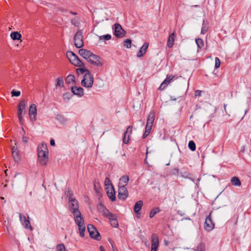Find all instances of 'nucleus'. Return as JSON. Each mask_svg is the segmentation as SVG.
Returning a JSON list of instances; mask_svg holds the SVG:
<instances>
[{"label": "nucleus", "mask_w": 251, "mask_h": 251, "mask_svg": "<svg viewBox=\"0 0 251 251\" xmlns=\"http://www.w3.org/2000/svg\"><path fill=\"white\" fill-rule=\"evenodd\" d=\"M78 208L79 205L77 201L75 199H70L69 201V210L74 214L75 223L78 226L80 236L83 237L84 236L85 226L83 218Z\"/></svg>", "instance_id": "nucleus-1"}, {"label": "nucleus", "mask_w": 251, "mask_h": 251, "mask_svg": "<svg viewBox=\"0 0 251 251\" xmlns=\"http://www.w3.org/2000/svg\"><path fill=\"white\" fill-rule=\"evenodd\" d=\"M38 157L40 164L46 165L48 161V149L46 144L42 143L38 147Z\"/></svg>", "instance_id": "nucleus-2"}, {"label": "nucleus", "mask_w": 251, "mask_h": 251, "mask_svg": "<svg viewBox=\"0 0 251 251\" xmlns=\"http://www.w3.org/2000/svg\"><path fill=\"white\" fill-rule=\"evenodd\" d=\"M66 55L70 62L74 65L79 67L83 66V63L73 51H67Z\"/></svg>", "instance_id": "nucleus-3"}, {"label": "nucleus", "mask_w": 251, "mask_h": 251, "mask_svg": "<svg viewBox=\"0 0 251 251\" xmlns=\"http://www.w3.org/2000/svg\"><path fill=\"white\" fill-rule=\"evenodd\" d=\"M94 82V78L93 75L90 72L86 73L81 81V85L87 88H91Z\"/></svg>", "instance_id": "nucleus-4"}, {"label": "nucleus", "mask_w": 251, "mask_h": 251, "mask_svg": "<svg viewBox=\"0 0 251 251\" xmlns=\"http://www.w3.org/2000/svg\"><path fill=\"white\" fill-rule=\"evenodd\" d=\"M82 31L78 30L74 37V43L77 48H80L83 46Z\"/></svg>", "instance_id": "nucleus-5"}, {"label": "nucleus", "mask_w": 251, "mask_h": 251, "mask_svg": "<svg viewBox=\"0 0 251 251\" xmlns=\"http://www.w3.org/2000/svg\"><path fill=\"white\" fill-rule=\"evenodd\" d=\"M87 229L91 238L98 241L100 240V235L97 228L93 225L91 224L88 225L87 226Z\"/></svg>", "instance_id": "nucleus-6"}, {"label": "nucleus", "mask_w": 251, "mask_h": 251, "mask_svg": "<svg viewBox=\"0 0 251 251\" xmlns=\"http://www.w3.org/2000/svg\"><path fill=\"white\" fill-rule=\"evenodd\" d=\"M87 61L91 64L98 67L102 66L103 64L102 59L93 53Z\"/></svg>", "instance_id": "nucleus-7"}, {"label": "nucleus", "mask_w": 251, "mask_h": 251, "mask_svg": "<svg viewBox=\"0 0 251 251\" xmlns=\"http://www.w3.org/2000/svg\"><path fill=\"white\" fill-rule=\"evenodd\" d=\"M212 212L211 211L206 217L204 223V228L208 231H211L214 227V224L212 221Z\"/></svg>", "instance_id": "nucleus-8"}, {"label": "nucleus", "mask_w": 251, "mask_h": 251, "mask_svg": "<svg viewBox=\"0 0 251 251\" xmlns=\"http://www.w3.org/2000/svg\"><path fill=\"white\" fill-rule=\"evenodd\" d=\"M128 196V192L126 187L124 186H119L118 198L122 200H125Z\"/></svg>", "instance_id": "nucleus-9"}, {"label": "nucleus", "mask_w": 251, "mask_h": 251, "mask_svg": "<svg viewBox=\"0 0 251 251\" xmlns=\"http://www.w3.org/2000/svg\"><path fill=\"white\" fill-rule=\"evenodd\" d=\"M114 27V34L118 38H122L126 35V32L119 24H115Z\"/></svg>", "instance_id": "nucleus-10"}, {"label": "nucleus", "mask_w": 251, "mask_h": 251, "mask_svg": "<svg viewBox=\"0 0 251 251\" xmlns=\"http://www.w3.org/2000/svg\"><path fill=\"white\" fill-rule=\"evenodd\" d=\"M28 114L30 121L31 122L35 121L36 120L37 108L35 104H32L30 105Z\"/></svg>", "instance_id": "nucleus-11"}, {"label": "nucleus", "mask_w": 251, "mask_h": 251, "mask_svg": "<svg viewBox=\"0 0 251 251\" xmlns=\"http://www.w3.org/2000/svg\"><path fill=\"white\" fill-rule=\"evenodd\" d=\"M19 217L20 221L24 227L26 229H30V230H32L33 228L30 225V222L28 219H26V217L20 213Z\"/></svg>", "instance_id": "nucleus-12"}, {"label": "nucleus", "mask_w": 251, "mask_h": 251, "mask_svg": "<svg viewBox=\"0 0 251 251\" xmlns=\"http://www.w3.org/2000/svg\"><path fill=\"white\" fill-rule=\"evenodd\" d=\"M132 133V126H128L124 133L123 138V143L126 144L128 143L130 134Z\"/></svg>", "instance_id": "nucleus-13"}, {"label": "nucleus", "mask_w": 251, "mask_h": 251, "mask_svg": "<svg viewBox=\"0 0 251 251\" xmlns=\"http://www.w3.org/2000/svg\"><path fill=\"white\" fill-rule=\"evenodd\" d=\"M26 106V103L25 100H22L19 103L18 105V112L17 114H23L25 113V108Z\"/></svg>", "instance_id": "nucleus-14"}, {"label": "nucleus", "mask_w": 251, "mask_h": 251, "mask_svg": "<svg viewBox=\"0 0 251 251\" xmlns=\"http://www.w3.org/2000/svg\"><path fill=\"white\" fill-rule=\"evenodd\" d=\"M12 153L14 161L16 162H18L20 160V155L19 154V151L16 146L12 147Z\"/></svg>", "instance_id": "nucleus-15"}, {"label": "nucleus", "mask_w": 251, "mask_h": 251, "mask_svg": "<svg viewBox=\"0 0 251 251\" xmlns=\"http://www.w3.org/2000/svg\"><path fill=\"white\" fill-rule=\"evenodd\" d=\"M149 44L147 42H145L143 45L140 49L138 52L137 54L138 57H142L146 52L147 50L149 47Z\"/></svg>", "instance_id": "nucleus-16"}, {"label": "nucleus", "mask_w": 251, "mask_h": 251, "mask_svg": "<svg viewBox=\"0 0 251 251\" xmlns=\"http://www.w3.org/2000/svg\"><path fill=\"white\" fill-rule=\"evenodd\" d=\"M151 249H157L158 247V236L156 234H152L151 235Z\"/></svg>", "instance_id": "nucleus-17"}, {"label": "nucleus", "mask_w": 251, "mask_h": 251, "mask_svg": "<svg viewBox=\"0 0 251 251\" xmlns=\"http://www.w3.org/2000/svg\"><path fill=\"white\" fill-rule=\"evenodd\" d=\"M72 93L79 97H81L83 95V89L80 87L73 86L71 88Z\"/></svg>", "instance_id": "nucleus-18"}, {"label": "nucleus", "mask_w": 251, "mask_h": 251, "mask_svg": "<svg viewBox=\"0 0 251 251\" xmlns=\"http://www.w3.org/2000/svg\"><path fill=\"white\" fill-rule=\"evenodd\" d=\"M92 53V52L85 49H82L79 50V54L87 60H88Z\"/></svg>", "instance_id": "nucleus-19"}, {"label": "nucleus", "mask_w": 251, "mask_h": 251, "mask_svg": "<svg viewBox=\"0 0 251 251\" xmlns=\"http://www.w3.org/2000/svg\"><path fill=\"white\" fill-rule=\"evenodd\" d=\"M174 78V76L173 75H167L166 78L161 84L159 87V89L160 90L164 89L167 86V85H168L170 83V82Z\"/></svg>", "instance_id": "nucleus-20"}, {"label": "nucleus", "mask_w": 251, "mask_h": 251, "mask_svg": "<svg viewBox=\"0 0 251 251\" xmlns=\"http://www.w3.org/2000/svg\"><path fill=\"white\" fill-rule=\"evenodd\" d=\"M176 37V34L175 32L170 34L169 36V38L167 41V46L169 48H171L173 47L174 45V41L175 38Z\"/></svg>", "instance_id": "nucleus-21"}, {"label": "nucleus", "mask_w": 251, "mask_h": 251, "mask_svg": "<svg viewBox=\"0 0 251 251\" xmlns=\"http://www.w3.org/2000/svg\"><path fill=\"white\" fill-rule=\"evenodd\" d=\"M155 113L153 111H151L148 115L147 125L152 126L154 121Z\"/></svg>", "instance_id": "nucleus-22"}, {"label": "nucleus", "mask_w": 251, "mask_h": 251, "mask_svg": "<svg viewBox=\"0 0 251 251\" xmlns=\"http://www.w3.org/2000/svg\"><path fill=\"white\" fill-rule=\"evenodd\" d=\"M143 201H137L134 206V211L136 214H140V211L141 210L143 206Z\"/></svg>", "instance_id": "nucleus-23"}, {"label": "nucleus", "mask_w": 251, "mask_h": 251, "mask_svg": "<svg viewBox=\"0 0 251 251\" xmlns=\"http://www.w3.org/2000/svg\"><path fill=\"white\" fill-rule=\"evenodd\" d=\"M129 180V177L127 176H122L119 181V186H124L126 187L128 182Z\"/></svg>", "instance_id": "nucleus-24"}, {"label": "nucleus", "mask_w": 251, "mask_h": 251, "mask_svg": "<svg viewBox=\"0 0 251 251\" xmlns=\"http://www.w3.org/2000/svg\"><path fill=\"white\" fill-rule=\"evenodd\" d=\"M102 214L104 216L108 218L110 220L113 219L115 217H116L114 214L111 213L105 207H103V210H102Z\"/></svg>", "instance_id": "nucleus-25"}, {"label": "nucleus", "mask_w": 251, "mask_h": 251, "mask_svg": "<svg viewBox=\"0 0 251 251\" xmlns=\"http://www.w3.org/2000/svg\"><path fill=\"white\" fill-rule=\"evenodd\" d=\"M107 194L112 201H114L116 200L115 192L113 187L107 191Z\"/></svg>", "instance_id": "nucleus-26"}, {"label": "nucleus", "mask_w": 251, "mask_h": 251, "mask_svg": "<svg viewBox=\"0 0 251 251\" xmlns=\"http://www.w3.org/2000/svg\"><path fill=\"white\" fill-rule=\"evenodd\" d=\"M55 119L62 124H65L67 122V119L61 114H57Z\"/></svg>", "instance_id": "nucleus-27"}, {"label": "nucleus", "mask_w": 251, "mask_h": 251, "mask_svg": "<svg viewBox=\"0 0 251 251\" xmlns=\"http://www.w3.org/2000/svg\"><path fill=\"white\" fill-rule=\"evenodd\" d=\"M66 83L68 84H75L76 83L75 77L73 75H69L66 78Z\"/></svg>", "instance_id": "nucleus-28"}, {"label": "nucleus", "mask_w": 251, "mask_h": 251, "mask_svg": "<svg viewBox=\"0 0 251 251\" xmlns=\"http://www.w3.org/2000/svg\"><path fill=\"white\" fill-rule=\"evenodd\" d=\"M10 37L13 40H20L22 38V35L17 31L12 32L10 34Z\"/></svg>", "instance_id": "nucleus-29"}, {"label": "nucleus", "mask_w": 251, "mask_h": 251, "mask_svg": "<svg viewBox=\"0 0 251 251\" xmlns=\"http://www.w3.org/2000/svg\"><path fill=\"white\" fill-rule=\"evenodd\" d=\"M231 183L234 186H240L241 183L239 179L237 176H234L231 179Z\"/></svg>", "instance_id": "nucleus-30"}, {"label": "nucleus", "mask_w": 251, "mask_h": 251, "mask_svg": "<svg viewBox=\"0 0 251 251\" xmlns=\"http://www.w3.org/2000/svg\"><path fill=\"white\" fill-rule=\"evenodd\" d=\"M152 126H149V125H146V127H145V131L143 135V139L146 138L149 135V134L151 132Z\"/></svg>", "instance_id": "nucleus-31"}, {"label": "nucleus", "mask_w": 251, "mask_h": 251, "mask_svg": "<svg viewBox=\"0 0 251 251\" xmlns=\"http://www.w3.org/2000/svg\"><path fill=\"white\" fill-rule=\"evenodd\" d=\"M76 73L78 75L80 74H83L85 73H88L89 72V70H87L85 67L84 65L83 64V66H81L79 68H77L76 70Z\"/></svg>", "instance_id": "nucleus-32"}, {"label": "nucleus", "mask_w": 251, "mask_h": 251, "mask_svg": "<svg viewBox=\"0 0 251 251\" xmlns=\"http://www.w3.org/2000/svg\"><path fill=\"white\" fill-rule=\"evenodd\" d=\"M64 85V81L62 77H59L56 80L55 87L58 88L59 87H63Z\"/></svg>", "instance_id": "nucleus-33"}, {"label": "nucleus", "mask_w": 251, "mask_h": 251, "mask_svg": "<svg viewBox=\"0 0 251 251\" xmlns=\"http://www.w3.org/2000/svg\"><path fill=\"white\" fill-rule=\"evenodd\" d=\"M160 210L158 207H155L151 210L150 213V217L151 218H153L155 214L159 213L160 212Z\"/></svg>", "instance_id": "nucleus-34"}, {"label": "nucleus", "mask_w": 251, "mask_h": 251, "mask_svg": "<svg viewBox=\"0 0 251 251\" xmlns=\"http://www.w3.org/2000/svg\"><path fill=\"white\" fill-rule=\"evenodd\" d=\"M196 43L199 49H201L204 46V42L202 39L198 38L196 40Z\"/></svg>", "instance_id": "nucleus-35"}, {"label": "nucleus", "mask_w": 251, "mask_h": 251, "mask_svg": "<svg viewBox=\"0 0 251 251\" xmlns=\"http://www.w3.org/2000/svg\"><path fill=\"white\" fill-rule=\"evenodd\" d=\"M194 251H205V244L203 242L200 243Z\"/></svg>", "instance_id": "nucleus-36"}, {"label": "nucleus", "mask_w": 251, "mask_h": 251, "mask_svg": "<svg viewBox=\"0 0 251 251\" xmlns=\"http://www.w3.org/2000/svg\"><path fill=\"white\" fill-rule=\"evenodd\" d=\"M188 147L192 151L196 150V145L193 141H190L188 143Z\"/></svg>", "instance_id": "nucleus-37"}, {"label": "nucleus", "mask_w": 251, "mask_h": 251, "mask_svg": "<svg viewBox=\"0 0 251 251\" xmlns=\"http://www.w3.org/2000/svg\"><path fill=\"white\" fill-rule=\"evenodd\" d=\"M124 46L126 48H130L131 46V40L130 39H126L124 42Z\"/></svg>", "instance_id": "nucleus-38"}, {"label": "nucleus", "mask_w": 251, "mask_h": 251, "mask_svg": "<svg viewBox=\"0 0 251 251\" xmlns=\"http://www.w3.org/2000/svg\"><path fill=\"white\" fill-rule=\"evenodd\" d=\"M111 36L110 34H106L105 35L100 36L99 37L100 40H109L111 39Z\"/></svg>", "instance_id": "nucleus-39"}, {"label": "nucleus", "mask_w": 251, "mask_h": 251, "mask_svg": "<svg viewBox=\"0 0 251 251\" xmlns=\"http://www.w3.org/2000/svg\"><path fill=\"white\" fill-rule=\"evenodd\" d=\"M56 249L57 251H67L63 244H58L56 247Z\"/></svg>", "instance_id": "nucleus-40"}, {"label": "nucleus", "mask_w": 251, "mask_h": 251, "mask_svg": "<svg viewBox=\"0 0 251 251\" xmlns=\"http://www.w3.org/2000/svg\"><path fill=\"white\" fill-rule=\"evenodd\" d=\"M111 221V225L113 227H116L118 226V223L116 220V217H115L113 219L110 220Z\"/></svg>", "instance_id": "nucleus-41"}, {"label": "nucleus", "mask_w": 251, "mask_h": 251, "mask_svg": "<svg viewBox=\"0 0 251 251\" xmlns=\"http://www.w3.org/2000/svg\"><path fill=\"white\" fill-rule=\"evenodd\" d=\"M71 24H72L73 25H74V26H75L77 27V26H78V25H79V22H78V19H76V18H74V19H72L71 20Z\"/></svg>", "instance_id": "nucleus-42"}, {"label": "nucleus", "mask_w": 251, "mask_h": 251, "mask_svg": "<svg viewBox=\"0 0 251 251\" xmlns=\"http://www.w3.org/2000/svg\"><path fill=\"white\" fill-rule=\"evenodd\" d=\"M65 194L67 195V197L68 198V200L70 201V199H74L75 198H73L72 196L73 195V193L70 190L67 191H65Z\"/></svg>", "instance_id": "nucleus-43"}, {"label": "nucleus", "mask_w": 251, "mask_h": 251, "mask_svg": "<svg viewBox=\"0 0 251 251\" xmlns=\"http://www.w3.org/2000/svg\"><path fill=\"white\" fill-rule=\"evenodd\" d=\"M221 64L220 60L218 57L215 58V68L218 69L220 67Z\"/></svg>", "instance_id": "nucleus-44"}, {"label": "nucleus", "mask_w": 251, "mask_h": 251, "mask_svg": "<svg viewBox=\"0 0 251 251\" xmlns=\"http://www.w3.org/2000/svg\"><path fill=\"white\" fill-rule=\"evenodd\" d=\"M20 94H21L20 91L13 90L11 92V95L12 96L19 97L20 95Z\"/></svg>", "instance_id": "nucleus-45"}, {"label": "nucleus", "mask_w": 251, "mask_h": 251, "mask_svg": "<svg viewBox=\"0 0 251 251\" xmlns=\"http://www.w3.org/2000/svg\"><path fill=\"white\" fill-rule=\"evenodd\" d=\"M208 30V27L206 25H203L201 27V34H205Z\"/></svg>", "instance_id": "nucleus-46"}, {"label": "nucleus", "mask_w": 251, "mask_h": 251, "mask_svg": "<svg viewBox=\"0 0 251 251\" xmlns=\"http://www.w3.org/2000/svg\"><path fill=\"white\" fill-rule=\"evenodd\" d=\"M104 184L106 186H109L110 185H111V181L108 177L105 178V180H104Z\"/></svg>", "instance_id": "nucleus-47"}, {"label": "nucleus", "mask_w": 251, "mask_h": 251, "mask_svg": "<svg viewBox=\"0 0 251 251\" xmlns=\"http://www.w3.org/2000/svg\"><path fill=\"white\" fill-rule=\"evenodd\" d=\"M70 97H71V94L70 93H66L63 95V98L64 100L67 99L68 100L70 99Z\"/></svg>", "instance_id": "nucleus-48"}, {"label": "nucleus", "mask_w": 251, "mask_h": 251, "mask_svg": "<svg viewBox=\"0 0 251 251\" xmlns=\"http://www.w3.org/2000/svg\"><path fill=\"white\" fill-rule=\"evenodd\" d=\"M181 176L183 177H188L189 176V174L188 172H184L183 173L182 172L180 173Z\"/></svg>", "instance_id": "nucleus-49"}, {"label": "nucleus", "mask_w": 251, "mask_h": 251, "mask_svg": "<svg viewBox=\"0 0 251 251\" xmlns=\"http://www.w3.org/2000/svg\"><path fill=\"white\" fill-rule=\"evenodd\" d=\"M17 115H18V117L19 121H20V123L22 124L23 122V114H17Z\"/></svg>", "instance_id": "nucleus-50"}, {"label": "nucleus", "mask_w": 251, "mask_h": 251, "mask_svg": "<svg viewBox=\"0 0 251 251\" xmlns=\"http://www.w3.org/2000/svg\"><path fill=\"white\" fill-rule=\"evenodd\" d=\"M201 91L200 90H196L195 92V97L200 96L201 95Z\"/></svg>", "instance_id": "nucleus-51"}, {"label": "nucleus", "mask_w": 251, "mask_h": 251, "mask_svg": "<svg viewBox=\"0 0 251 251\" xmlns=\"http://www.w3.org/2000/svg\"><path fill=\"white\" fill-rule=\"evenodd\" d=\"M179 173V169L177 168H175L173 170V174L174 175H178Z\"/></svg>", "instance_id": "nucleus-52"}, {"label": "nucleus", "mask_w": 251, "mask_h": 251, "mask_svg": "<svg viewBox=\"0 0 251 251\" xmlns=\"http://www.w3.org/2000/svg\"><path fill=\"white\" fill-rule=\"evenodd\" d=\"M28 140V137L24 136L22 138V141L23 142L26 143Z\"/></svg>", "instance_id": "nucleus-53"}, {"label": "nucleus", "mask_w": 251, "mask_h": 251, "mask_svg": "<svg viewBox=\"0 0 251 251\" xmlns=\"http://www.w3.org/2000/svg\"><path fill=\"white\" fill-rule=\"evenodd\" d=\"M50 144L51 146H54L55 145V141H54V140H53V139H51L50 140Z\"/></svg>", "instance_id": "nucleus-54"}, {"label": "nucleus", "mask_w": 251, "mask_h": 251, "mask_svg": "<svg viewBox=\"0 0 251 251\" xmlns=\"http://www.w3.org/2000/svg\"><path fill=\"white\" fill-rule=\"evenodd\" d=\"M100 251H105V250H104V247L103 246H100Z\"/></svg>", "instance_id": "nucleus-55"}, {"label": "nucleus", "mask_w": 251, "mask_h": 251, "mask_svg": "<svg viewBox=\"0 0 251 251\" xmlns=\"http://www.w3.org/2000/svg\"><path fill=\"white\" fill-rule=\"evenodd\" d=\"M70 13H71L73 15H76L77 14V13L76 12H70Z\"/></svg>", "instance_id": "nucleus-56"}, {"label": "nucleus", "mask_w": 251, "mask_h": 251, "mask_svg": "<svg viewBox=\"0 0 251 251\" xmlns=\"http://www.w3.org/2000/svg\"><path fill=\"white\" fill-rule=\"evenodd\" d=\"M145 163L146 164H148V162H147V157L145 158Z\"/></svg>", "instance_id": "nucleus-57"}, {"label": "nucleus", "mask_w": 251, "mask_h": 251, "mask_svg": "<svg viewBox=\"0 0 251 251\" xmlns=\"http://www.w3.org/2000/svg\"><path fill=\"white\" fill-rule=\"evenodd\" d=\"M226 105H226V104H224V109H225V110L226 111Z\"/></svg>", "instance_id": "nucleus-58"}, {"label": "nucleus", "mask_w": 251, "mask_h": 251, "mask_svg": "<svg viewBox=\"0 0 251 251\" xmlns=\"http://www.w3.org/2000/svg\"><path fill=\"white\" fill-rule=\"evenodd\" d=\"M151 251H157V249H154L151 248Z\"/></svg>", "instance_id": "nucleus-59"}, {"label": "nucleus", "mask_w": 251, "mask_h": 251, "mask_svg": "<svg viewBox=\"0 0 251 251\" xmlns=\"http://www.w3.org/2000/svg\"><path fill=\"white\" fill-rule=\"evenodd\" d=\"M0 199H1V200H3V199H4V198H3V197H0Z\"/></svg>", "instance_id": "nucleus-60"}, {"label": "nucleus", "mask_w": 251, "mask_h": 251, "mask_svg": "<svg viewBox=\"0 0 251 251\" xmlns=\"http://www.w3.org/2000/svg\"><path fill=\"white\" fill-rule=\"evenodd\" d=\"M22 129H23V130L24 131V132H25V130H24V128H22Z\"/></svg>", "instance_id": "nucleus-61"}, {"label": "nucleus", "mask_w": 251, "mask_h": 251, "mask_svg": "<svg viewBox=\"0 0 251 251\" xmlns=\"http://www.w3.org/2000/svg\"><path fill=\"white\" fill-rule=\"evenodd\" d=\"M113 251H118V250H115L114 249H113Z\"/></svg>", "instance_id": "nucleus-62"}, {"label": "nucleus", "mask_w": 251, "mask_h": 251, "mask_svg": "<svg viewBox=\"0 0 251 251\" xmlns=\"http://www.w3.org/2000/svg\"><path fill=\"white\" fill-rule=\"evenodd\" d=\"M7 170H6V171H5V173L6 174V172H7Z\"/></svg>", "instance_id": "nucleus-63"}]
</instances>
